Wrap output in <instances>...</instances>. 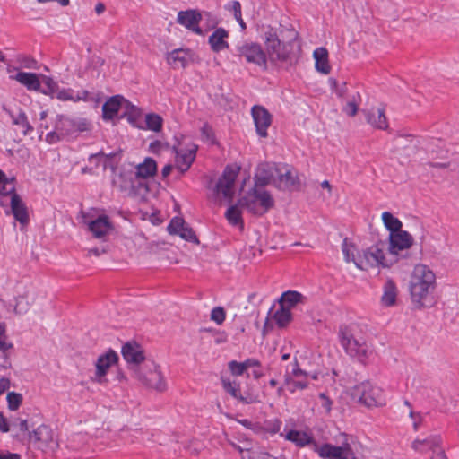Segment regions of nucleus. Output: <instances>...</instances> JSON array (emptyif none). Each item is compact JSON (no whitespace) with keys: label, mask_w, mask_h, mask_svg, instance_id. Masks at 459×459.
<instances>
[{"label":"nucleus","mask_w":459,"mask_h":459,"mask_svg":"<svg viewBox=\"0 0 459 459\" xmlns=\"http://www.w3.org/2000/svg\"><path fill=\"white\" fill-rule=\"evenodd\" d=\"M342 250L347 263L352 262L360 270L377 267H389L397 262L396 256L388 250V243L378 241L368 248L359 252L347 238L342 244Z\"/></svg>","instance_id":"nucleus-1"},{"label":"nucleus","mask_w":459,"mask_h":459,"mask_svg":"<svg viewBox=\"0 0 459 459\" xmlns=\"http://www.w3.org/2000/svg\"><path fill=\"white\" fill-rule=\"evenodd\" d=\"M436 287L435 273L425 264H417L411 275L409 291L411 300L417 309L431 302V294Z\"/></svg>","instance_id":"nucleus-2"},{"label":"nucleus","mask_w":459,"mask_h":459,"mask_svg":"<svg viewBox=\"0 0 459 459\" xmlns=\"http://www.w3.org/2000/svg\"><path fill=\"white\" fill-rule=\"evenodd\" d=\"M339 340L346 353L361 363L368 362L374 355L372 345L364 338L357 326H341Z\"/></svg>","instance_id":"nucleus-3"},{"label":"nucleus","mask_w":459,"mask_h":459,"mask_svg":"<svg viewBox=\"0 0 459 459\" xmlns=\"http://www.w3.org/2000/svg\"><path fill=\"white\" fill-rule=\"evenodd\" d=\"M265 54L267 63L284 69H289L296 62L291 42H282L276 32L268 30L264 34Z\"/></svg>","instance_id":"nucleus-4"},{"label":"nucleus","mask_w":459,"mask_h":459,"mask_svg":"<svg viewBox=\"0 0 459 459\" xmlns=\"http://www.w3.org/2000/svg\"><path fill=\"white\" fill-rule=\"evenodd\" d=\"M91 122L84 117L72 118L64 115H58L54 130L46 134L48 143H56L65 137H74L77 134L91 130Z\"/></svg>","instance_id":"nucleus-5"},{"label":"nucleus","mask_w":459,"mask_h":459,"mask_svg":"<svg viewBox=\"0 0 459 459\" xmlns=\"http://www.w3.org/2000/svg\"><path fill=\"white\" fill-rule=\"evenodd\" d=\"M239 204L254 215L262 216L274 206L271 194L262 186L254 187L239 199Z\"/></svg>","instance_id":"nucleus-6"},{"label":"nucleus","mask_w":459,"mask_h":459,"mask_svg":"<svg viewBox=\"0 0 459 459\" xmlns=\"http://www.w3.org/2000/svg\"><path fill=\"white\" fill-rule=\"evenodd\" d=\"M132 377L149 389L160 393L167 389L165 377L161 373L160 366L152 359L143 361L141 368L137 369Z\"/></svg>","instance_id":"nucleus-7"},{"label":"nucleus","mask_w":459,"mask_h":459,"mask_svg":"<svg viewBox=\"0 0 459 459\" xmlns=\"http://www.w3.org/2000/svg\"><path fill=\"white\" fill-rule=\"evenodd\" d=\"M349 437L345 433L340 434V446L330 443L318 445L314 443L313 451L322 459H354L355 455L349 442Z\"/></svg>","instance_id":"nucleus-8"},{"label":"nucleus","mask_w":459,"mask_h":459,"mask_svg":"<svg viewBox=\"0 0 459 459\" xmlns=\"http://www.w3.org/2000/svg\"><path fill=\"white\" fill-rule=\"evenodd\" d=\"M353 396L368 407H378L385 404L383 390L369 382H363L354 387Z\"/></svg>","instance_id":"nucleus-9"},{"label":"nucleus","mask_w":459,"mask_h":459,"mask_svg":"<svg viewBox=\"0 0 459 459\" xmlns=\"http://www.w3.org/2000/svg\"><path fill=\"white\" fill-rule=\"evenodd\" d=\"M309 373L302 370L298 362L294 361L291 369H287L284 374V386L290 394L302 391L308 387Z\"/></svg>","instance_id":"nucleus-10"},{"label":"nucleus","mask_w":459,"mask_h":459,"mask_svg":"<svg viewBox=\"0 0 459 459\" xmlns=\"http://www.w3.org/2000/svg\"><path fill=\"white\" fill-rule=\"evenodd\" d=\"M238 56L244 57L247 63L255 64L263 69L267 68L265 50L255 42H245L237 47Z\"/></svg>","instance_id":"nucleus-11"},{"label":"nucleus","mask_w":459,"mask_h":459,"mask_svg":"<svg viewBox=\"0 0 459 459\" xmlns=\"http://www.w3.org/2000/svg\"><path fill=\"white\" fill-rule=\"evenodd\" d=\"M175 152V168L181 173L187 171L195 160L198 146L194 143H178L173 147Z\"/></svg>","instance_id":"nucleus-12"},{"label":"nucleus","mask_w":459,"mask_h":459,"mask_svg":"<svg viewBox=\"0 0 459 459\" xmlns=\"http://www.w3.org/2000/svg\"><path fill=\"white\" fill-rule=\"evenodd\" d=\"M240 167L229 165L225 168L222 175L216 185V191L221 194L224 198L231 201L235 194V181L239 173Z\"/></svg>","instance_id":"nucleus-13"},{"label":"nucleus","mask_w":459,"mask_h":459,"mask_svg":"<svg viewBox=\"0 0 459 459\" xmlns=\"http://www.w3.org/2000/svg\"><path fill=\"white\" fill-rule=\"evenodd\" d=\"M84 223L87 224L88 230L92 236L101 240H106L114 230L109 217L106 214H100L96 218L84 216Z\"/></svg>","instance_id":"nucleus-14"},{"label":"nucleus","mask_w":459,"mask_h":459,"mask_svg":"<svg viewBox=\"0 0 459 459\" xmlns=\"http://www.w3.org/2000/svg\"><path fill=\"white\" fill-rule=\"evenodd\" d=\"M122 356L128 364V368L132 375L142 367L143 361L148 360L144 358L143 350L136 342H127L122 347Z\"/></svg>","instance_id":"nucleus-15"},{"label":"nucleus","mask_w":459,"mask_h":459,"mask_svg":"<svg viewBox=\"0 0 459 459\" xmlns=\"http://www.w3.org/2000/svg\"><path fill=\"white\" fill-rule=\"evenodd\" d=\"M30 439L42 450L54 451L58 447V443L54 437L52 429L46 425H40L30 433Z\"/></svg>","instance_id":"nucleus-16"},{"label":"nucleus","mask_w":459,"mask_h":459,"mask_svg":"<svg viewBox=\"0 0 459 459\" xmlns=\"http://www.w3.org/2000/svg\"><path fill=\"white\" fill-rule=\"evenodd\" d=\"M298 185L297 171L287 164H278L274 186L281 190H290Z\"/></svg>","instance_id":"nucleus-17"},{"label":"nucleus","mask_w":459,"mask_h":459,"mask_svg":"<svg viewBox=\"0 0 459 459\" xmlns=\"http://www.w3.org/2000/svg\"><path fill=\"white\" fill-rule=\"evenodd\" d=\"M203 20V13L195 9L180 11L178 13L177 22L196 35H204V30L199 23Z\"/></svg>","instance_id":"nucleus-18"},{"label":"nucleus","mask_w":459,"mask_h":459,"mask_svg":"<svg viewBox=\"0 0 459 459\" xmlns=\"http://www.w3.org/2000/svg\"><path fill=\"white\" fill-rule=\"evenodd\" d=\"M7 196L10 197V210H6L5 214H13L15 221L22 225H26L29 222L28 209L21 196L16 193L15 187L12 193L7 194Z\"/></svg>","instance_id":"nucleus-19"},{"label":"nucleus","mask_w":459,"mask_h":459,"mask_svg":"<svg viewBox=\"0 0 459 459\" xmlns=\"http://www.w3.org/2000/svg\"><path fill=\"white\" fill-rule=\"evenodd\" d=\"M117 360L118 355L112 350L99 356L95 363L96 372L93 380L99 384H103L106 381L105 377L109 368L116 364Z\"/></svg>","instance_id":"nucleus-20"},{"label":"nucleus","mask_w":459,"mask_h":459,"mask_svg":"<svg viewBox=\"0 0 459 459\" xmlns=\"http://www.w3.org/2000/svg\"><path fill=\"white\" fill-rule=\"evenodd\" d=\"M251 115L255 126V130L260 137L267 136V130L272 124V115L263 106L255 105L251 108Z\"/></svg>","instance_id":"nucleus-21"},{"label":"nucleus","mask_w":459,"mask_h":459,"mask_svg":"<svg viewBox=\"0 0 459 459\" xmlns=\"http://www.w3.org/2000/svg\"><path fill=\"white\" fill-rule=\"evenodd\" d=\"M413 238L410 233L405 230H400L396 232L390 233L388 250L398 259V252L408 249L411 247Z\"/></svg>","instance_id":"nucleus-22"},{"label":"nucleus","mask_w":459,"mask_h":459,"mask_svg":"<svg viewBox=\"0 0 459 459\" xmlns=\"http://www.w3.org/2000/svg\"><path fill=\"white\" fill-rule=\"evenodd\" d=\"M277 165L275 163L260 164L255 175V185L264 187L267 185H273L277 174Z\"/></svg>","instance_id":"nucleus-23"},{"label":"nucleus","mask_w":459,"mask_h":459,"mask_svg":"<svg viewBox=\"0 0 459 459\" xmlns=\"http://www.w3.org/2000/svg\"><path fill=\"white\" fill-rule=\"evenodd\" d=\"M230 32L222 27L216 28L208 38V44L214 53L224 51L230 48Z\"/></svg>","instance_id":"nucleus-24"},{"label":"nucleus","mask_w":459,"mask_h":459,"mask_svg":"<svg viewBox=\"0 0 459 459\" xmlns=\"http://www.w3.org/2000/svg\"><path fill=\"white\" fill-rule=\"evenodd\" d=\"M442 439L438 435H430L425 438H416L411 443V448L420 454H425L428 452H436V450L441 446Z\"/></svg>","instance_id":"nucleus-25"},{"label":"nucleus","mask_w":459,"mask_h":459,"mask_svg":"<svg viewBox=\"0 0 459 459\" xmlns=\"http://www.w3.org/2000/svg\"><path fill=\"white\" fill-rule=\"evenodd\" d=\"M367 122L374 128L385 130L388 127L387 118L383 108H371L364 111Z\"/></svg>","instance_id":"nucleus-26"},{"label":"nucleus","mask_w":459,"mask_h":459,"mask_svg":"<svg viewBox=\"0 0 459 459\" xmlns=\"http://www.w3.org/2000/svg\"><path fill=\"white\" fill-rule=\"evenodd\" d=\"M126 103V100L119 95L109 98L102 107V117L104 120L113 119L118 113L123 104Z\"/></svg>","instance_id":"nucleus-27"},{"label":"nucleus","mask_w":459,"mask_h":459,"mask_svg":"<svg viewBox=\"0 0 459 459\" xmlns=\"http://www.w3.org/2000/svg\"><path fill=\"white\" fill-rule=\"evenodd\" d=\"M17 81L29 91H40V79L39 74L28 72H19L15 75L10 77Z\"/></svg>","instance_id":"nucleus-28"},{"label":"nucleus","mask_w":459,"mask_h":459,"mask_svg":"<svg viewBox=\"0 0 459 459\" xmlns=\"http://www.w3.org/2000/svg\"><path fill=\"white\" fill-rule=\"evenodd\" d=\"M191 58V51L186 48H177L167 56V62L173 68L185 67Z\"/></svg>","instance_id":"nucleus-29"},{"label":"nucleus","mask_w":459,"mask_h":459,"mask_svg":"<svg viewBox=\"0 0 459 459\" xmlns=\"http://www.w3.org/2000/svg\"><path fill=\"white\" fill-rule=\"evenodd\" d=\"M280 436L284 437L286 440L294 443L297 446L299 447H304L309 445L314 446L315 443L313 437L306 431L292 429L287 432L285 435H283V433H280Z\"/></svg>","instance_id":"nucleus-30"},{"label":"nucleus","mask_w":459,"mask_h":459,"mask_svg":"<svg viewBox=\"0 0 459 459\" xmlns=\"http://www.w3.org/2000/svg\"><path fill=\"white\" fill-rule=\"evenodd\" d=\"M315 59V68L317 72L323 74H328L331 71V66L328 60V51L325 48H316L313 52Z\"/></svg>","instance_id":"nucleus-31"},{"label":"nucleus","mask_w":459,"mask_h":459,"mask_svg":"<svg viewBox=\"0 0 459 459\" xmlns=\"http://www.w3.org/2000/svg\"><path fill=\"white\" fill-rule=\"evenodd\" d=\"M223 389L230 394L232 397L239 400L243 403H255L257 400L255 398H247L240 394V386L239 384L236 382H231L230 378L221 377V378Z\"/></svg>","instance_id":"nucleus-32"},{"label":"nucleus","mask_w":459,"mask_h":459,"mask_svg":"<svg viewBox=\"0 0 459 459\" xmlns=\"http://www.w3.org/2000/svg\"><path fill=\"white\" fill-rule=\"evenodd\" d=\"M398 290L395 283L388 280L383 287V295L381 297V303L384 307H393L396 303Z\"/></svg>","instance_id":"nucleus-33"},{"label":"nucleus","mask_w":459,"mask_h":459,"mask_svg":"<svg viewBox=\"0 0 459 459\" xmlns=\"http://www.w3.org/2000/svg\"><path fill=\"white\" fill-rule=\"evenodd\" d=\"M156 172H157L156 161L153 159L147 157L144 159V160L142 163L137 165L135 176L138 178L145 179V178L153 177L156 174Z\"/></svg>","instance_id":"nucleus-34"},{"label":"nucleus","mask_w":459,"mask_h":459,"mask_svg":"<svg viewBox=\"0 0 459 459\" xmlns=\"http://www.w3.org/2000/svg\"><path fill=\"white\" fill-rule=\"evenodd\" d=\"M12 123L19 126L23 135H28L33 132V126L30 124L25 112L19 110L17 113L9 111Z\"/></svg>","instance_id":"nucleus-35"},{"label":"nucleus","mask_w":459,"mask_h":459,"mask_svg":"<svg viewBox=\"0 0 459 459\" xmlns=\"http://www.w3.org/2000/svg\"><path fill=\"white\" fill-rule=\"evenodd\" d=\"M306 298L295 290H288L282 293L280 303L282 307L291 309L299 303H304Z\"/></svg>","instance_id":"nucleus-36"},{"label":"nucleus","mask_w":459,"mask_h":459,"mask_svg":"<svg viewBox=\"0 0 459 459\" xmlns=\"http://www.w3.org/2000/svg\"><path fill=\"white\" fill-rule=\"evenodd\" d=\"M241 208L243 207L239 204L238 201L237 204H232L228 208L225 212V217L230 224L232 226H237L242 230L244 227V222L242 219Z\"/></svg>","instance_id":"nucleus-37"},{"label":"nucleus","mask_w":459,"mask_h":459,"mask_svg":"<svg viewBox=\"0 0 459 459\" xmlns=\"http://www.w3.org/2000/svg\"><path fill=\"white\" fill-rule=\"evenodd\" d=\"M13 345L8 341L7 336L0 337V351L2 352V358L0 360V368H9L12 366L10 354Z\"/></svg>","instance_id":"nucleus-38"},{"label":"nucleus","mask_w":459,"mask_h":459,"mask_svg":"<svg viewBox=\"0 0 459 459\" xmlns=\"http://www.w3.org/2000/svg\"><path fill=\"white\" fill-rule=\"evenodd\" d=\"M15 187L13 178H6L5 174L0 170V205L5 207L7 205L5 197L8 193H12Z\"/></svg>","instance_id":"nucleus-39"},{"label":"nucleus","mask_w":459,"mask_h":459,"mask_svg":"<svg viewBox=\"0 0 459 459\" xmlns=\"http://www.w3.org/2000/svg\"><path fill=\"white\" fill-rule=\"evenodd\" d=\"M382 221L390 233H394L402 230L401 221L389 212H384L382 213Z\"/></svg>","instance_id":"nucleus-40"},{"label":"nucleus","mask_w":459,"mask_h":459,"mask_svg":"<svg viewBox=\"0 0 459 459\" xmlns=\"http://www.w3.org/2000/svg\"><path fill=\"white\" fill-rule=\"evenodd\" d=\"M126 117L130 124H132L134 126H136L138 128H143V126H140L138 124V120L142 117V111L139 108L135 107L134 105L131 104L126 100Z\"/></svg>","instance_id":"nucleus-41"},{"label":"nucleus","mask_w":459,"mask_h":459,"mask_svg":"<svg viewBox=\"0 0 459 459\" xmlns=\"http://www.w3.org/2000/svg\"><path fill=\"white\" fill-rule=\"evenodd\" d=\"M360 95L359 92H355L351 95V99L347 101L346 105L343 107L342 110L343 112L350 116L354 117L358 110H359V105L360 102Z\"/></svg>","instance_id":"nucleus-42"},{"label":"nucleus","mask_w":459,"mask_h":459,"mask_svg":"<svg viewBox=\"0 0 459 459\" xmlns=\"http://www.w3.org/2000/svg\"><path fill=\"white\" fill-rule=\"evenodd\" d=\"M404 405L409 409V417L411 420L413 430L418 431L422 426L424 415L420 411H413L409 401L405 400Z\"/></svg>","instance_id":"nucleus-43"},{"label":"nucleus","mask_w":459,"mask_h":459,"mask_svg":"<svg viewBox=\"0 0 459 459\" xmlns=\"http://www.w3.org/2000/svg\"><path fill=\"white\" fill-rule=\"evenodd\" d=\"M273 319L279 326H285L291 320V312L281 305L280 308L275 311Z\"/></svg>","instance_id":"nucleus-44"},{"label":"nucleus","mask_w":459,"mask_h":459,"mask_svg":"<svg viewBox=\"0 0 459 459\" xmlns=\"http://www.w3.org/2000/svg\"><path fill=\"white\" fill-rule=\"evenodd\" d=\"M146 129L153 132H160L162 128L163 120L160 116L157 114H147L145 117Z\"/></svg>","instance_id":"nucleus-45"},{"label":"nucleus","mask_w":459,"mask_h":459,"mask_svg":"<svg viewBox=\"0 0 459 459\" xmlns=\"http://www.w3.org/2000/svg\"><path fill=\"white\" fill-rule=\"evenodd\" d=\"M40 84L43 83L44 89L40 91L46 95L53 96L57 88V83L49 76L39 74Z\"/></svg>","instance_id":"nucleus-46"},{"label":"nucleus","mask_w":459,"mask_h":459,"mask_svg":"<svg viewBox=\"0 0 459 459\" xmlns=\"http://www.w3.org/2000/svg\"><path fill=\"white\" fill-rule=\"evenodd\" d=\"M30 307V302L28 298L25 296H19L16 299V302L13 307V311L17 315H24L26 314Z\"/></svg>","instance_id":"nucleus-47"},{"label":"nucleus","mask_w":459,"mask_h":459,"mask_svg":"<svg viewBox=\"0 0 459 459\" xmlns=\"http://www.w3.org/2000/svg\"><path fill=\"white\" fill-rule=\"evenodd\" d=\"M52 97L62 101L71 100L74 102V91L72 89L59 88V86H57L56 91Z\"/></svg>","instance_id":"nucleus-48"},{"label":"nucleus","mask_w":459,"mask_h":459,"mask_svg":"<svg viewBox=\"0 0 459 459\" xmlns=\"http://www.w3.org/2000/svg\"><path fill=\"white\" fill-rule=\"evenodd\" d=\"M202 13H203V20H204L205 25H206V29L204 30V33L207 30H213V29L215 30L216 28H218L217 25L219 24L220 21L216 15H214L213 13H212L210 12H204Z\"/></svg>","instance_id":"nucleus-49"},{"label":"nucleus","mask_w":459,"mask_h":459,"mask_svg":"<svg viewBox=\"0 0 459 459\" xmlns=\"http://www.w3.org/2000/svg\"><path fill=\"white\" fill-rule=\"evenodd\" d=\"M186 222L182 218H173L168 225V231L171 235H177L185 226Z\"/></svg>","instance_id":"nucleus-50"},{"label":"nucleus","mask_w":459,"mask_h":459,"mask_svg":"<svg viewBox=\"0 0 459 459\" xmlns=\"http://www.w3.org/2000/svg\"><path fill=\"white\" fill-rule=\"evenodd\" d=\"M281 424L279 419L270 420L264 422V429L270 434H276L280 432Z\"/></svg>","instance_id":"nucleus-51"},{"label":"nucleus","mask_w":459,"mask_h":459,"mask_svg":"<svg viewBox=\"0 0 459 459\" xmlns=\"http://www.w3.org/2000/svg\"><path fill=\"white\" fill-rule=\"evenodd\" d=\"M22 395L20 394L12 392L7 394L8 407L11 411H15L19 408L22 403Z\"/></svg>","instance_id":"nucleus-52"},{"label":"nucleus","mask_w":459,"mask_h":459,"mask_svg":"<svg viewBox=\"0 0 459 459\" xmlns=\"http://www.w3.org/2000/svg\"><path fill=\"white\" fill-rule=\"evenodd\" d=\"M332 88L334 93L339 98H344L348 93V88L345 82H338L334 80H331Z\"/></svg>","instance_id":"nucleus-53"},{"label":"nucleus","mask_w":459,"mask_h":459,"mask_svg":"<svg viewBox=\"0 0 459 459\" xmlns=\"http://www.w3.org/2000/svg\"><path fill=\"white\" fill-rule=\"evenodd\" d=\"M226 318V313L221 307H214L211 312V320L215 322L217 325H221Z\"/></svg>","instance_id":"nucleus-54"},{"label":"nucleus","mask_w":459,"mask_h":459,"mask_svg":"<svg viewBox=\"0 0 459 459\" xmlns=\"http://www.w3.org/2000/svg\"><path fill=\"white\" fill-rule=\"evenodd\" d=\"M228 367H229L230 373L236 377L242 376L247 371L243 363L238 362L236 360L230 361L228 364Z\"/></svg>","instance_id":"nucleus-55"},{"label":"nucleus","mask_w":459,"mask_h":459,"mask_svg":"<svg viewBox=\"0 0 459 459\" xmlns=\"http://www.w3.org/2000/svg\"><path fill=\"white\" fill-rule=\"evenodd\" d=\"M177 235H178L180 238H182L185 240L192 241L195 243L198 242V239H197L195 232L187 225H186Z\"/></svg>","instance_id":"nucleus-56"},{"label":"nucleus","mask_w":459,"mask_h":459,"mask_svg":"<svg viewBox=\"0 0 459 459\" xmlns=\"http://www.w3.org/2000/svg\"><path fill=\"white\" fill-rule=\"evenodd\" d=\"M201 137L202 140L205 143H214V135L212 127L204 124L201 128Z\"/></svg>","instance_id":"nucleus-57"},{"label":"nucleus","mask_w":459,"mask_h":459,"mask_svg":"<svg viewBox=\"0 0 459 459\" xmlns=\"http://www.w3.org/2000/svg\"><path fill=\"white\" fill-rule=\"evenodd\" d=\"M226 9L233 13L237 21H241V4L238 1H231L227 4Z\"/></svg>","instance_id":"nucleus-58"},{"label":"nucleus","mask_w":459,"mask_h":459,"mask_svg":"<svg viewBox=\"0 0 459 459\" xmlns=\"http://www.w3.org/2000/svg\"><path fill=\"white\" fill-rule=\"evenodd\" d=\"M17 61L22 65V66L24 68H27V69H33L36 67V65H37V61L29 56H24V55H20L17 56Z\"/></svg>","instance_id":"nucleus-59"},{"label":"nucleus","mask_w":459,"mask_h":459,"mask_svg":"<svg viewBox=\"0 0 459 459\" xmlns=\"http://www.w3.org/2000/svg\"><path fill=\"white\" fill-rule=\"evenodd\" d=\"M319 398L322 401V403H321L322 407L325 409V412L327 414H329L331 412V411H332L333 402L324 393H321L319 394Z\"/></svg>","instance_id":"nucleus-60"},{"label":"nucleus","mask_w":459,"mask_h":459,"mask_svg":"<svg viewBox=\"0 0 459 459\" xmlns=\"http://www.w3.org/2000/svg\"><path fill=\"white\" fill-rule=\"evenodd\" d=\"M244 459H276L267 452H254L252 456L244 457Z\"/></svg>","instance_id":"nucleus-61"},{"label":"nucleus","mask_w":459,"mask_h":459,"mask_svg":"<svg viewBox=\"0 0 459 459\" xmlns=\"http://www.w3.org/2000/svg\"><path fill=\"white\" fill-rule=\"evenodd\" d=\"M238 422L241 425H243L244 427H246L247 429H250L254 430L255 432H259L260 427L257 424L253 423L249 420L243 419V420H239Z\"/></svg>","instance_id":"nucleus-62"},{"label":"nucleus","mask_w":459,"mask_h":459,"mask_svg":"<svg viewBox=\"0 0 459 459\" xmlns=\"http://www.w3.org/2000/svg\"><path fill=\"white\" fill-rule=\"evenodd\" d=\"M89 91L86 90H82L78 92H74V102H78L80 100L87 101L89 100Z\"/></svg>","instance_id":"nucleus-63"},{"label":"nucleus","mask_w":459,"mask_h":459,"mask_svg":"<svg viewBox=\"0 0 459 459\" xmlns=\"http://www.w3.org/2000/svg\"><path fill=\"white\" fill-rule=\"evenodd\" d=\"M166 148H167V146L159 141L153 142L150 144V150L153 153H158Z\"/></svg>","instance_id":"nucleus-64"}]
</instances>
